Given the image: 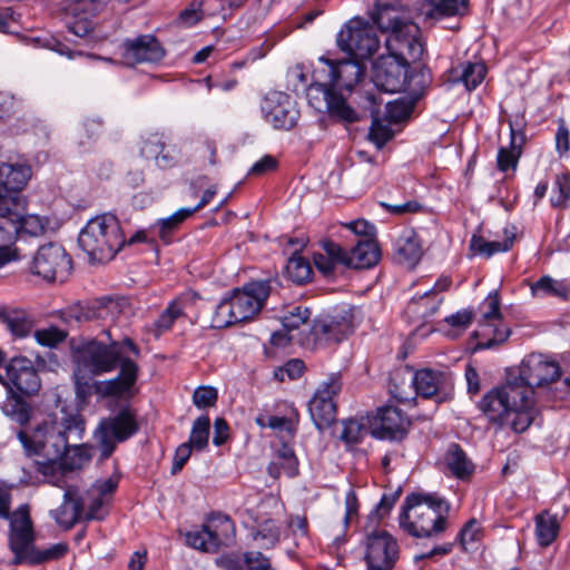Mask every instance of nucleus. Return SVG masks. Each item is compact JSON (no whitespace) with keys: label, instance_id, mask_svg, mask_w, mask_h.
Wrapping results in <instances>:
<instances>
[{"label":"nucleus","instance_id":"54","mask_svg":"<svg viewBox=\"0 0 570 570\" xmlns=\"http://www.w3.org/2000/svg\"><path fill=\"white\" fill-rule=\"evenodd\" d=\"M154 140H147L144 144L142 153L148 157H155L158 161V165L161 167H170L173 166L177 157L173 155L165 154V145L157 137H154Z\"/></svg>","mask_w":570,"mask_h":570},{"label":"nucleus","instance_id":"52","mask_svg":"<svg viewBox=\"0 0 570 570\" xmlns=\"http://www.w3.org/2000/svg\"><path fill=\"white\" fill-rule=\"evenodd\" d=\"M61 320L67 324L92 321L91 302H77L61 311Z\"/></svg>","mask_w":570,"mask_h":570},{"label":"nucleus","instance_id":"51","mask_svg":"<svg viewBox=\"0 0 570 570\" xmlns=\"http://www.w3.org/2000/svg\"><path fill=\"white\" fill-rule=\"evenodd\" d=\"M183 315V306L178 301H174L161 313L159 318L154 324V334L156 337L160 336L164 332L168 331L174 322Z\"/></svg>","mask_w":570,"mask_h":570},{"label":"nucleus","instance_id":"58","mask_svg":"<svg viewBox=\"0 0 570 570\" xmlns=\"http://www.w3.org/2000/svg\"><path fill=\"white\" fill-rule=\"evenodd\" d=\"M281 538V528L274 520L264 521L255 535V539L262 540L266 548L274 547Z\"/></svg>","mask_w":570,"mask_h":570},{"label":"nucleus","instance_id":"16","mask_svg":"<svg viewBox=\"0 0 570 570\" xmlns=\"http://www.w3.org/2000/svg\"><path fill=\"white\" fill-rule=\"evenodd\" d=\"M111 0H67L65 24L73 36H88L96 28L95 18Z\"/></svg>","mask_w":570,"mask_h":570},{"label":"nucleus","instance_id":"57","mask_svg":"<svg viewBox=\"0 0 570 570\" xmlns=\"http://www.w3.org/2000/svg\"><path fill=\"white\" fill-rule=\"evenodd\" d=\"M68 551V547L66 543H56L48 549L45 550H36L33 548V552L29 554L26 559L31 563H41L49 560H56L63 557Z\"/></svg>","mask_w":570,"mask_h":570},{"label":"nucleus","instance_id":"11","mask_svg":"<svg viewBox=\"0 0 570 570\" xmlns=\"http://www.w3.org/2000/svg\"><path fill=\"white\" fill-rule=\"evenodd\" d=\"M137 430V421L129 410H122L115 416L101 420L95 431V440L101 451V456L109 458L117 443L126 441Z\"/></svg>","mask_w":570,"mask_h":570},{"label":"nucleus","instance_id":"47","mask_svg":"<svg viewBox=\"0 0 570 570\" xmlns=\"http://www.w3.org/2000/svg\"><path fill=\"white\" fill-rule=\"evenodd\" d=\"M551 206L564 208L570 203V176L559 174L556 176L552 193L550 196Z\"/></svg>","mask_w":570,"mask_h":570},{"label":"nucleus","instance_id":"56","mask_svg":"<svg viewBox=\"0 0 570 570\" xmlns=\"http://www.w3.org/2000/svg\"><path fill=\"white\" fill-rule=\"evenodd\" d=\"M279 462H275L269 465L268 471L274 474V470L281 466L284 473L288 476H294L297 473V459L292 449L284 446L278 451Z\"/></svg>","mask_w":570,"mask_h":570},{"label":"nucleus","instance_id":"26","mask_svg":"<svg viewBox=\"0 0 570 570\" xmlns=\"http://www.w3.org/2000/svg\"><path fill=\"white\" fill-rule=\"evenodd\" d=\"M451 285V279L448 276L439 278L434 287L419 297H414L407 304L406 312L420 318H428L439 309L442 298L436 294L446 291Z\"/></svg>","mask_w":570,"mask_h":570},{"label":"nucleus","instance_id":"36","mask_svg":"<svg viewBox=\"0 0 570 570\" xmlns=\"http://www.w3.org/2000/svg\"><path fill=\"white\" fill-rule=\"evenodd\" d=\"M531 295L535 298L554 297L567 299L570 293V284L564 279H556L549 275L541 276L530 283Z\"/></svg>","mask_w":570,"mask_h":570},{"label":"nucleus","instance_id":"59","mask_svg":"<svg viewBox=\"0 0 570 570\" xmlns=\"http://www.w3.org/2000/svg\"><path fill=\"white\" fill-rule=\"evenodd\" d=\"M487 68L483 63H469L462 71L461 79L468 90L475 89L484 79Z\"/></svg>","mask_w":570,"mask_h":570},{"label":"nucleus","instance_id":"49","mask_svg":"<svg viewBox=\"0 0 570 570\" xmlns=\"http://www.w3.org/2000/svg\"><path fill=\"white\" fill-rule=\"evenodd\" d=\"M342 424L343 429L340 438L347 445L360 443L368 432V428L363 420L350 419L344 421Z\"/></svg>","mask_w":570,"mask_h":570},{"label":"nucleus","instance_id":"2","mask_svg":"<svg viewBox=\"0 0 570 570\" xmlns=\"http://www.w3.org/2000/svg\"><path fill=\"white\" fill-rule=\"evenodd\" d=\"M321 61L324 67L315 71V81L307 89L309 105L337 121H357V112L346 102L344 92H351L362 79L363 66L350 59L336 63L327 58H321Z\"/></svg>","mask_w":570,"mask_h":570},{"label":"nucleus","instance_id":"22","mask_svg":"<svg viewBox=\"0 0 570 570\" xmlns=\"http://www.w3.org/2000/svg\"><path fill=\"white\" fill-rule=\"evenodd\" d=\"M311 312L307 307L296 306L283 320V331L272 334L271 342L274 346L284 347L291 342L305 344L307 340L303 334L308 331L311 333L309 321Z\"/></svg>","mask_w":570,"mask_h":570},{"label":"nucleus","instance_id":"19","mask_svg":"<svg viewBox=\"0 0 570 570\" xmlns=\"http://www.w3.org/2000/svg\"><path fill=\"white\" fill-rule=\"evenodd\" d=\"M264 118L276 129H292L298 120L299 111L292 98L281 91L269 92L263 100Z\"/></svg>","mask_w":570,"mask_h":570},{"label":"nucleus","instance_id":"46","mask_svg":"<svg viewBox=\"0 0 570 570\" xmlns=\"http://www.w3.org/2000/svg\"><path fill=\"white\" fill-rule=\"evenodd\" d=\"M209 429L210 421L207 415L197 417L193 423L190 436L187 443L195 450H204L208 444Z\"/></svg>","mask_w":570,"mask_h":570},{"label":"nucleus","instance_id":"55","mask_svg":"<svg viewBox=\"0 0 570 570\" xmlns=\"http://www.w3.org/2000/svg\"><path fill=\"white\" fill-rule=\"evenodd\" d=\"M338 36H375L371 16L368 18H352L343 26Z\"/></svg>","mask_w":570,"mask_h":570},{"label":"nucleus","instance_id":"42","mask_svg":"<svg viewBox=\"0 0 570 570\" xmlns=\"http://www.w3.org/2000/svg\"><path fill=\"white\" fill-rule=\"evenodd\" d=\"M57 458H61L62 466L67 469L68 472L81 469L86 464L89 463L92 453L91 448L87 445H75L69 446L67 444L66 450H63Z\"/></svg>","mask_w":570,"mask_h":570},{"label":"nucleus","instance_id":"21","mask_svg":"<svg viewBox=\"0 0 570 570\" xmlns=\"http://www.w3.org/2000/svg\"><path fill=\"white\" fill-rule=\"evenodd\" d=\"M560 366L557 362L542 354H530L519 367V376L533 390L553 383L560 376Z\"/></svg>","mask_w":570,"mask_h":570},{"label":"nucleus","instance_id":"31","mask_svg":"<svg viewBox=\"0 0 570 570\" xmlns=\"http://www.w3.org/2000/svg\"><path fill=\"white\" fill-rule=\"evenodd\" d=\"M18 235L17 213L8 207L0 214V267L12 259V246Z\"/></svg>","mask_w":570,"mask_h":570},{"label":"nucleus","instance_id":"3","mask_svg":"<svg viewBox=\"0 0 570 570\" xmlns=\"http://www.w3.org/2000/svg\"><path fill=\"white\" fill-rule=\"evenodd\" d=\"M480 410L489 421L522 433L533 423L538 413L534 390L519 375L510 374L502 386L482 397Z\"/></svg>","mask_w":570,"mask_h":570},{"label":"nucleus","instance_id":"27","mask_svg":"<svg viewBox=\"0 0 570 570\" xmlns=\"http://www.w3.org/2000/svg\"><path fill=\"white\" fill-rule=\"evenodd\" d=\"M389 56L401 60L404 65L420 61L425 52V45L422 38H385Z\"/></svg>","mask_w":570,"mask_h":570},{"label":"nucleus","instance_id":"60","mask_svg":"<svg viewBox=\"0 0 570 570\" xmlns=\"http://www.w3.org/2000/svg\"><path fill=\"white\" fill-rule=\"evenodd\" d=\"M67 333L57 327L43 328L35 332L36 341L43 346L55 347L63 342Z\"/></svg>","mask_w":570,"mask_h":570},{"label":"nucleus","instance_id":"61","mask_svg":"<svg viewBox=\"0 0 570 570\" xmlns=\"http://www.w3.org/2000/svg\"><path fill=\"white\" fill-rule=\"evenodd\" d=\"M31 40V42L35 46L38 47H45L52 51H56L57 53L61 56H67L68 58L72 59L77 52H73L70 47L62 41H60L59 38H28Z\"/></svg>","mask_w":570,"mask_h":570},{"label":"nucleus","instance_id":"14","mask_svg":"<svg viewBox=\"0 0 570 570\" xmlns=\"http://www.w3.org/2000/svg\"><path fill=\"white\" fill-rule=\"evenodd\" d=\"M481 311V333L475 336H491L483 342L478 343V348L488 350L504 343L510 334L509 326L502 323V314L500 311V301L497 292L490 293L480 305Z\"/></svg>","mask_w":570,"mask_h":570},{"label":"nucleus","instance_id":"53","mask_svg":"<svg viewBox=\"0 0 570 570\" xmlns=\"http://www.w3.org/2000/svg\"><path fill=\"white\" fill-rule=\"evenodd\" d=\"M377 110H372L373 121L370 128L368 137L371 141H373L375 146L381 149L386 145L389 140L393 138L394 132L387 124H384L377 118Z\"/></svg>","mask_w":570,"mask_h":570},{"label":"nucleus","instance_id":"17","mask_svg":"<svg viewBox=\"0 0 570 570\" xmlns=\"http://www.w3.org/2000/svg\"><path fill=\"white\" fill-rule=\"evenodd\" d=\"M372 79L380 91L389 94L405 91L410 83L407 65L390 56L381 57L374 63Z\"/></svg>","mask_w":570,"mask_h":570},{"label":"nucleus","instance_id":"37","mask_svg":"<svg viewBox=\"0 0 570 570\" xmlns=\"http://www.w3.org/2000/svg\"><path fill=\"white\" fill-rule=\"evenodd\" d=\"M1 411L6 416L20 425H26L32 414V407L24 399V395L12 391L7 392L6 400L1 405Z\"/></svg>","mask_w":570,"mask_h":570},{"label":"nucleus","instance_id":"15","mask_svg":"<svg viewBox=\"0 0 570 570\" xmlns=\"http://www.w3.org/2000/svg\"><path fill=\"white\" fill-rule=\"evenodd\" d=\"M0 383L7 392L24 396L36 395L41 389V380L33 362L24 356L12 357L6 365V375Z\"/></svg>","mask_w":570,"mask_h":570},{"label":"nucleus","instance_id":"6","mask_svg":"<svg viewBox=\"0 0 570 570\" xmlns=\"http://www.w3.org/2000/svg\"><path fill=\"white\" fill-rule=\"evenodd\" d=\"M269 293L268 281L252 282L242 289H235L217 305L212 318L213 326L225 328L253 320L261 312Z\"/></svg>","mask_w":570,"mask_h":570},{"label":"nucleus","instance_id":"32","mask_svg":"<svg viewBox=\"0 0 570 570\" xmlns=\"http://www.w3.org/2000/svg\"><path fill=\"white\" fill-rule=\"evenodd\" d=\"M397 259L409 267L415 266L423 255L422 244L417 234L412 229L403 230L395 242Z\"/></svg>","mask_w":570,"mask_h":570},{"label":"nucleus","instance_id":"29","mask_svg":"<svg viewBox=\"0 0 570 570\" xmlns=\"http://www.w3.org/2000/svg\"><path fill=\"white\" fill-rule=\"evenodd\" d=\"M18 234L32 237L45 236L55 233L59 227V219L55 215L48 214H17Z\"/></svg>","mask_w":570,"mask_h":570},{"label":"nucleus","instance_id":"40","mask_svg":"<svg viewBox=\"0 0 570 570\" xmlns=\"http://www.w3.org/2000/svg\"><path fill=\"white\" fill-rule=\"evenodd\" d=\"M515 233L505 230V238L502 242H488L482 237L473 236L471 239V249L479 255L491 257L495 253L508 252L514 242Z\"/></svg>","mask_w":570,"mask_h":570},{"label":"nucleus","instance_id":"10","mask_svg":"<svg viewBox=\"0 0 570 570\" xmlns=\"http://www.w3.org/2000/svg\"><path fill=\"white\" fill-rule=\"evenodd\" d=\"M235 525L232 519L225 514H217L198 530L186 533V542L189 547L204 551L217 552L222 546H227L234 537Z\"/></svg>","mask_w":570,"mask_h":570},{"label":"nucleus","instance_id":"44","mask_svg":"<svg viewBox=\"0 0 570 570\" xmlns=\"http://www.w3.org/2000/svg\"><path fill=\"white\" fill-rule=\"evenodd\" d=\"M313 269L307 259L299 255H293L286 265V275L296 284H304L312 277Z\"/></svg>","mask_w":570,"mask_h":570},{"label":"nucleus","instance_id":"50","mask_svg":"<svg viewBox=\"0 0 570 570\" xmlns=\"http://www.w3.org/2000/svg\"><path fill=\"white\" fill-rule=\"evenodd\" d=\"M521 155L520 146L515 145L514 130L511 128V142L510 147H502L498 153V168L501 171H507L509 169H515L518 165L519 157Z\"/></svg>","mask_w":570,"mask_h":570},{"label":"nucleus","instance_id":"28","mask_svg":"<svg viewBox=\"0 0 570 570\" xmlns=\"http://www.w3.org/2000/svg\"><path fill=\"white\" fill-rule=\"evenodd\" d=\"M164 49L157 38H136L125 43L124 57L128 63L158 61L164 57Z\"/></svg>","mask_w":570,"mask_h":570},{"label":"nucleus","instance_id":"43","mask_svg":"<svg viewBox=\"0 0 570 570\" xmlns=\"http://www.w3.org/2000/svg\"><path fill=\"white\" fill-rule=\"evenodd\" d=\"M445 460L448 468L456 478L468 476L474 470L473 463L458 444H452L449 448Z\"/></svg>","mask_w":570,"mask_h":570},{"label":"nucleus","instance_id":"12","mask_svg":"<svg viewBox=\"0 0 570 570\" xmlns=\"http://www.w3.org/2000/svg\"><path fill=\"white\" fill-rule=\"evenodd\" d=\"M367 570H393L400 556L395 538L385 530H372L363 540Z\"/></svg>","mask_w":570,"mask_h":570},{"label":"nucleus","instance_id":"23","mask_svg":"<svg viewBox=\"0 0 570 570\" xmlns=\"http://www.w3.org/2000/svg\"><path fill=\"white\" fill-rule=\"evenodd\" d=\"M409 425V420L402 411L386 406L377 411L376 416L371 423V433L377 439H401Z\"/></svg>","mask_w":570,"mask_h":570},{"label":"nucleus","instance_id":"41","mask_svg":"<svg viewBox=\"0 0 570 570\" xmlns=\"http://www.w3.org/2000/svg\"><path fill=\"white\" fill-rule=\"evenodd\" d=\"M56 458L37 461V471L45 478L47 483L65 489L67 488L65 476L68 471L62 466L61 458H59V461Z\"/></svg>","mask_w":570,"mask_h":570},{"label":"nucleus","instance_id":"20","mask_svg":"<svg viewBox=\"0 0 570 570\" xmlns=\"http://www.w3.org/2000/svg\"><path fill=\"white\" fill-rule=\"evenodd\" d=\"M32 176V169L24 163L0 164V191L9 205H23L22 190Z\"/></svg>","mask_w":570,"mask_h":570},{"label":"nucleus","instance_id":"48","mask_svg":"<svg viewBox=\"0 0 570 570\" xmlns=\"http://www.w3.org/2000/svg\"><path fill=\"white\" fill-rule=\"evenodd\" d=\"M190 208H180L171 216L157 222L159 237L168 242L173 230L177 229L188 217L193 215Z\"/></svg>","mask_w":570,"mask_h":570},{"label":"nucleus","instance_id":"9","mask_svg":"<svg viewBox=\"0 0 570 570\" xmlns=\"http://www.w3.org/2000/svg\"><path fill=\"white\" fill-rule=\"evenodd\" d=\"M355 323L356 308L350 305H343L332 314L315 320L311 327V335L315 343H340L352 334L355 328Z\"/></svg>","mask_w":570,"mask_h":570},{"label":"nucleus","instance_id":"30","mask_svg":"<svg viewBox=\"0 0 570 570\" xmlns=\"http://www.w3.org/2000/svg\"><path fill=\"white\" fill-rule=\"evenodd\" d=\"M380 259V249L374 239H360L350 253L344 250V266L355 269L370 268Z\"/></svg>","mask_w":570,"mask_h":570},{"label":"nucleus","instance_id":"39","mask_svg":"<svg viewBox=\"0 0 570 570\" xmlns=\"http://www.w3.org/2000/svg\"><path fill=\"white\" fill-rule=\"evenodd\" d=\"M444 380L445 376L440 372L421 370L414 374L412 383L417 394L423 397H431L438 393Z\"/></svg>","mask_w":570,"mask_h":570},{"label":"nucleus","instance_id":"33","mask_svg":"<svg viewBox=\"0 0 570 570\" xmlns=\"http://www.w3.org/2000/svg\"><path fill=\"white\" fill-rule=\"evenodd\" d=\"M337 47L347 59L360 62L379 50L380 41L379 38H337Z\"/></svg>","mask_w":570,"mask_h":570},{"label":"nucleus","instance_id":"34","mask_svg":"<svg viewBox=\"0 0 570 570\" xmlns=\"http://www.w3.org/2000/svg\"><path fill=\"white\" fill-rule=\"evenodd\" d=\"M0 322L16 337H26L33 328V321L28 313L12 306H0Z\"/></svg>","mask_w":570,"mask_h":570},{"label":"nucleus","instance_id":"63","mask_svg":"<svg viewBox=\"0 0 570 570\" xmlns=\"http://www.w3.org/2000/svg\"><path fill=\"white\" fill-rule=\"evenodd\" d=\"M459 538L464 550H469L481 539V527L474 519L470 520L460 531Z\"/></svg>","mask_w":570,"mask_h":570},{"label":"nucleus","instance_id":"5","mask_svg":"<svg viewBox=\"0 0 570 570\" xmlns=\"http://www.w3.org/2000/svg\"><path fill=\"white\" fill-rule=\"evenodd\" d=\"M450 504L436 494L412 493L405 498L400 525L416 538H436L448 528Z\"/></svg>","mask_w":570,"mask_h":570},{"label":"nucleus","instance_id":"35","mask_svg":"<svg viewBox=\"0 0 570 570\" xmlns=\"http://www.w3.org/2000/svg\"><path fill=\"white\" fill-rule=\"evenodd\" d=\"M323 253L313 256L315 267L324 277H333L338 265L344 266V249L332 240L323 243Z\"/></svg>","mask_w":570,"mask_h":570},{"label":"nucleus","instance_id":"8","mask_svg":"<svg viewBox=\"0 0 570 570\" xmlns=\"http://www.w3.org/2000/svg\"><path fill=\"white\" fill-rule=\"evenodd\" d=\"M126 239L118 218L102 214L90 219L81 229L78 244L91 261H110L125 245Z\"/></svg>","mask_w":570,"mask_h":570},{"label":"nucleus","instance_id":"25","mask_svg":"<svg viewBox=\"0 0 570 570\" xmlns=\"http://www.w3.org/2000/svg\"><path fill=\"white\" fill-rule=\"evenodd\" d=\"M371 21L374 30L391 32L393 36H416L420 31L415 23L400 19L397 12L387 4H376Z\"/></svg>","mask_w":570,"mask_h":570},{"label":"nucleus","instance_id":"24","mask_svg":"<svg viewBox=\"0 0 570 570\" xmlns=\"http://www.w3.org/2000/svg\"><path fill=\"white\" fill-rule=\"evenodd\" d=\"M10 532V546L16 556L26 560L33 552V533L29 512L26 509H19L12 515Z\"/></svg>","mask_w":570,"mask_h":570},{"label":"nucleus","instance_id":"4","mask_svg":"<svg viewBox=\"0 0 570 570\" xmlns=\"http://www.w3.org/2000/svg\"><path fill=\"white\" fill-rule=\"evenodd\" d=\"M117 487L118 480L112 478L99 480L86 491L73 485L67 487L62 503L51 511V515L63 529H70L81 520L101 521L109 513Z\"/></svg>","mask_w":570,"mask_h":570},{"label":"nucleus","instance_id":"13","mask_svg":"<svg viewBox=\"0 0 570 570\" xmlns=\"http://www.w3.org/2000/svg\"><path fill=\"white\" fill-rule=\"evenodd\" d=\"M71 269V259L58 243L40 246L32 259L31 271L47 282H63Z\"/></svg>","mask_w":570,"mask_h":570},{"label":"nucleus","instance_id":"45","mask_svg":"<svg viewBox=\"0 0 570 570\" xmlns=\"http://www.w3.org/2000/svg\"><path fill=\"white\" fill-rule=\"evenodd\" d=\"M121 303L111 297H100L91 302L92 320H111L120 313Z\"/></svg>","mask_w":570,"mask_h":570},{"label":"nucleus","instance_id":"1","mask_svg":"<svg viewBox=\"0 0 570 570\" xmlns=\"http://www.w3.org/2000/svg\"><path fill=\"white\" fill-rule=\"evenodd\" d=\"M139 356V347L130 340H110L108 344L97 340L82 343L75 351L77 363L94 375L110 373L118 366L120 371L114 379L99 381L95 384V391L101 396H115L121 399L132 397L136 390L139 367L128 354Z\"/></svg>","mask_w":570,"mask_h":570},{"label":"nucleus","instance_id":"7","mask_svg":"<svg viewBox=\"0 0 570 570\" xmlns=\"http://www.w3.org/2000/svg\"><path fill=\"white\" fill-rule=\"evenodd\" d=\"M83 422L78 415H66L58 421H45L32 433L19 431L18 439L27 454L59 455L67 448L70 434L81 439Z\"/></svg>","mask_w":570,"mask_h":570},{"label":"nucleus","instance_id":"38","mask_svg":"<svg viewBox=\"0 0 570 570\" xmlns=\"http://www.w3.org/2000/svg\"><path fill=\"white\" fill-rule=\"evenodd\" d=\"M560 522L556 514L543 511L535 517V534L541 547L550 546L558 537Z\"/></svg>","mask_w":570,"mask_h":570},{"label":"nucleus","instance_id":"62","mask_svg":"<svg viewBox=\"0 0 570 570\" xmlns=\"http://www.w3.org/2000/svg\"><path fill=\"white\" fill-rule=\"evenodd\" d=\"M472 321L473 312L471 309H461L444 318V322L455 331L453 336L465 331L472 324Z\"/></svg>","mask_w":570,"mask_h":570},{"label":"nucleus","instance_id":"18","mask_svg":"<svg viewBox=\"0 0 570 570\" xmlns=\"http://www.w3.org/2000/svg\"><path fill=\"white\" fill-rule=\"evenodd\" d=\"M341 387L340 377L332 375L321 384L311 400L309 413L317 429L322 430L334 421L336 405L333 399L338 394Z\"/></svg>","mask_w":570,"mask_h":570},{"label":"nucleus","instance_id":"64","mask_svg":"<svg viewBox=\"0 0 570 570\" xmlns=\"http://www.w3.org/2000/svg\"><path fill=\"white\" fill-rule=\"evenodd\" d=\"M243 562L247 570H269L271 561L259 551L243 553Z\"/></svg>","mask_w":570,"mask_h":570}]
</instances>
